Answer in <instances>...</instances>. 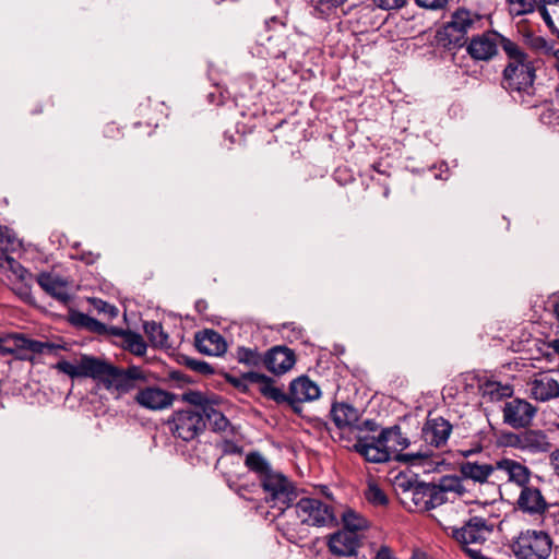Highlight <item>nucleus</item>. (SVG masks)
<instances>
[{
  "label": "nucleus",
  "mask_w": 559,
  "mask_h": 559,
  "mask_svg": "<svg viewBox=\"0 0 559 559\" xmlns=\"http://www.w3.org/2000/svg\"><path fill=\"white\" fill-rule=\"evenodd\" d=\"M502 49L509 59L503 70L502 87L515 103L526 108L537 107L542 98L536 95L534 85L536 79L534 60L510 39H502Z\"/></svg>",
  "instance_id": "f257e3e1"
},
{
  "label": "nucleus",
  "mask_w": 559,
  "mask_h": 559,
  "mask_svg": "<svg viewBox=\"0 0 559 559\" xmlns=\"http://www.w3.org/2000/svg\"><path fill=\"white\" fill-rule=\"evenodd\" d=\"M97 381L102 382L106 390L117 393L118 396L141 389L148 381L147 371L139 366L120 368L100 359Z\"/></svg>",
  "instance_id": "f03ea898"
},
{
  "label": "nucleus",
  "mask_w": 559,
  "mask_h": 559,
  "mask_svg": "<svg viewBox=\"0 0 559 559\" xmlns=\"http://www.w3.org/2000/svg\"><path fill=\"white\" fill-rule=\"evenodd\" d=\"M320 395V388L307 376L294 379L289 383L288 393H285L281 388L275 386L274 381L272 382V386H265L263 389L264 397L272 400L277 404H287L296 414L301 413L302 403L318 400Z\"/></svg>",
  "instance_id": "7ed1b4c3"
},
{
  "label": "nucleus",
  "mask_w": 559,
  "mask_h": 559,
  "mask_svg": "<svg viewBox=\"0 0 559 559\" xmlns=\"http://www.w3.org/2000/svg\"><path fill=\"white\" fill-rule=\"evenodd\" d=\"M480 20L479 15L466 9H457L451 19L436 33V41L448 50L459 49L467 43V34Z\"/></svg>",
  "instance_id": "20e7f679"
},
{
  "label": "nucleus",
  "mask_w": 559,
  "mask_h": 559,
  "mask_svg": "<svg viewBox=\"0 0 559 559\" xmlns=\"http://www.w3.org/2000/svg\"><path fill=\"white\" fill-rule=\"evenodd\" d=\"M265 492V500L272 508H277L281 514L294 504L298 492L294 483L278 471L266 475L261 481Z\"/></svg>",
  "instance_id": "39448f33"
},
{
  "label": "nucleus",
  "mask_w": 559,
  "mask_h": 559,
  "mask_svg": "<svg viewBox=\"0 0 559 559\" xmlns=\"http://www.w3.org/2000/svg\"><path fill=\"white\" fill-rule=\"evenodd\" d=\"M166 425L173 437L189 442L198 438L205 429V419L200 409L182 407L173 412Z\"/></svg>",
  "instance_id": "423d86ee"
},
{
  "label": "nucleus",
  "mask_w": 559,
  "mask_h": 559,
  "mask_svg": "<svg viewBox=\"0 0 559 559\" xmlns=\"http://www.w3.org/2000/svg\"><path fill=\"white\" fill-rule=\"evenodd\" d=\"M440 525L447 534L451 535L462 545L463 550H466V547H475L483 544L493 531L492 523L481 516H471L461 527L441 521Z\"/></svg>",
  "instance_id": "0eeeda50"
},
{
  "label": "nucleus",
  "mask_w": 559,
  "mask_h": 559,
  "mask_svg": "<svg viewBox=\"0 0 559 559\" xmlns=\"http://www.w3.org/2000/svg\"><path fill=\"white\" fill-rule=\"evenodd\" d=\"M295 514L301 524L316 527H333L338 520L333 509L317 498L304 497L294 502Z\"/></svg>",
  "instance_id": "6e6552de"
},
{
  "label": "nucleus",
  "mask_w": 559,
  "mask_h": 559,
  "mask_svg": "<svg viewBox=\"0 0 559 559\" xmlns=\"http://www.w3.org/2000/svg\"><path fill=\"white\" fill-rule=\"evenodd\" d=\"M518 559H547L551 551V540L543 531L522 532L512 544Z\"/></svg>",
  "instance_id": "1a4fd4ad"
},
{
  "label": "nucleus",
  "mask_w": 559,
  "mask_h": 559,
  "mask_svg": "<svg viewBox=\"0 0 559 559\" xmlns=\"http://www.w3.org/2000/svg\"><path fill=\"white\" fill-rule=\"evenodd\" d=\"M381 436L384 443L390 447L389 451L392 459H396L400 462L409 463L412 465L417 462L427 459L429 454L427 452H409L400 453V451L406 449L409 445V441L403 436L400 426H393L381 430Z\"/></svg>",
  "instance_id": "9d476101"
},
{
  "label": "nucleus",
  "mask_w": 559,
  "mask_h": 559,
  "mask_svg": "<svg viewBox=\"0 0 559 559\" xmlns=\"http://www.w3.org/2000/svg\"><path fill=\"white\" fill-rule=\"evenodd\" d=\"M10 341L12 345L2 346L0 350L2 354H12L20 360L33 361L35 355L51 353L56 348L51 343L27 338L21 334L12 335Z\"/></svg>",
  "instance_id": "9b49d317"
},
{
  "label": "nucleus",
  "mask_w": 559,
  "mask_h": 559,
  "mask_svg": "<svg viewBox=\"0 0 559 559\" xmlns=\"http://www.w3.org/2000/svg\"><path fill=\"white\" fill-rule=\"evenodd\" d=\"M390 447L384 443V440L379 436H358L354 450L365 457L370 463H385L392 456L389 451Z\"/></svg>",
  "instance_id": "f8f14e48"
},
{
  "label": "nucleus",
  "mask_w": 559,
  "mask_h": 559,
  "mask_svg": "<svg viewBox=\"0 0 559 559\" xmlns=\"http://www.w3.org/2000/svg\"><path fill=\"white\" fill-rule=\"evenodd\" d=\"M537 408L525 400L514 399L504 404L503 421L512 428L527 427L535 417Z\"/></svg>",
  "instance_id": "ddd939ff"
},
{
  "label": "nucleus",
  "mask_w": 559,
  "mask_h": 559,
  "mask_svg": "<svg viewBox=\"0 0 559 559\" xmlns=\"http://www.w3.org/2000/svg\"><path fill=\"white\" fill-rule=\"evenodd\" d=\"M176 395L158 386H145L138 390L134 401L148 411H163L174 404Z\"/></svg>",
  "instance_id": "4468645a"
},
{
  "label": "nucleus",
  "mask_w": 559,
  "mask_h": 559,
  "mask_svg": "<svg viewBox=\"0 0 559 559\" xmlns=\"http://www.w3.org/2000/svg\"><path fill=\"white\" fill-rule=\"evenodd\" d=\"M99 364L100 358L82 355L78 364H72L68 360H60L56 364L55 368L69 376L71 379L92 378L97 380Z\"/></svg>",
  "instance_id": "2eb2a0df"
},
{
  "label": "nucleus",
  "mask_w": 559,
  "mask_h": 559,
  "mask_svg": "<svg viewBox=\"0 0 559 559\" xmlns=\"http://www.w3.org/2000/svg\"><path fill=\"white\" fill-rule=\"evenodd\" d=\"M360 539L358 534L344 528L331 534L328 538V547L332 555L338 557H352L357 554Z\"/></svg>",
  "instance_id": "dca6fc26"
},
{
  "label": "nucleus",
  "mask_w": 559,
  "mask_h": 559,
  "mask_svg": "<svg viewBox=\"0 0 559 559\" xmlns=\"http://www.w3.org/2000/svg\"><path fill=\"white\" fill-rule=\"evenodd\" d=\"M330 415L338 429H349L350 431L357 430L358 432L362 431V427L359 425L361 413L353 405L344 402H335L331 406Z\"/></svg>",
  "instance_id": "f3484780"
},
{
  "label": "nucleus",
  "mask_w": 559,
  "mask_h": 559,
  "mask_svg": "<svg viewBox=\"0 0 559 559\" xmlns=\"http://www.w3.org/2000/svg\"><path fill=\"white\" fill-rule=\"evenodd\" d=\"M37 283L43 290L61 304L67 305L70 301L71 285L68 280L55 273L44 272L37 276Z\"/></svg>",
  "instance_id": "a211bd4d"
},
{
  "label": "nucleus",
  "mask_w": 559,
  "mask_h": 559,
  "mask_svg": "<svg viewBox=\"0 0 559 559\" xmlns=\"http://www.w3.org/2000/svg\"><path fill=\"white\" fill-rule=\"evenodd\" d=\"M296 362L295 354L286 346H274L264 354V367L274 374H283Z\"/></svg>",
  "instance_id": "6ab92c4d"
},
{
  "label": "nucleus",
  "mask_w": 559,
  "mask_h": 559,
  "mask_svg": "<svg viewBox=\"0 0 559 559\" xmlns=\"http://www.w3.org/2000/svg\"><path fill=\"white\" fill-rule=\"evenodd\" d=\"M452 425L443 417L428 418L423 426L421 436L426 443L440 448L451 435Z\"/></svg>",
  "instance_id": "aec40b11"
},
{
  "label": "nucleus",
  "mask_w": 559,
  "mask_h": 559,
  "mask_svg": "<svg viewBox=\"0 0 559 559\" xmlns=\"http://www.w3.org/2000/svg\"><path fill=\"white\" fill-rule=\"evenodd\" d=\"M503 37L497 33H485L472 38L467 46V52L473 59L489 60L498 51L499 40L502 43Z\"/></svg>",
  "instance_id": "412c9836"
},
{
  "label": "nucleus",
  "mask_w": 559,
  "mask_h": 559,
  "mask_svg": "<svg viewBox=\"0 0 559 559\" xmlns=\"http://www.w3.org/2000/svg\"><path fill=\"white\" fill-rule=\"evenodd\" d=\"M194 345L200 353L209 356H222L227 350L225 338L218 332L210 329L195 334Z\"/></svg>",
  "instance_id": "4be33fe9"
},
{
  "label": "nucleus",
  "mask_w": 559,
  "mask_h": 559,
  "mask_svg": "<svg viewBox=\"0 0 559 559\" xmlns=\"http://www.w3.org/2000/svg\"><path fill=\"white\" fill-rule=\"evenodd\" d=\"M519 509L528 514H542L546 511L547 503L539 489L527 485L522 487L518 499Z\"/></svg>",
  "instance_id": "5701e85b"
},
{
  "label": "nucleus",
  "mask_w": 559,
  "mask_h": 559,
  "mask_svg": "<svg viewBox=\"0 0 559 559\" xmlns=\"http://www.w3.org/2000/svg\"><path fill=\"white\" fill-rule=\"evenodd\" d=\"M531 396L546 402L559 396V383L548 374H540L530 383Z\"/></svg>",
  "instance_id": "b1692460"
},
{
  "label": "nucleus",
  "mask_w": 559,
  "mask_h": 559,
  "mask_svg": "<svg viewBox=\"0 0 559 559\" xmlns=\"http://www.w3.org/2000/svg\"><path fill=\"white\" fill-rule=\"evenodd\" d=\"M496 471L506 473L508 481L515 483L520 487L528 484L531 471L525 465L512 459H501L496 462Z\"/></svg>",
  "instance_id": "393cba45"
},
{
  "label": "nucleus",
  "mask_w": 559,
  "mask_h": 559,
  "mask_svg": "<svg viewBox=\"0 0 559 559\" xmlns=\"http://www.w3.org/2000/svg\"><path fill=\"white\" fill-rule=\"evenodd\" d=\"M459 469L463 478L483 484L487 481L488 478L496 471V463L487 464L466 461L460 464Z\"/></svg>",
  "instance_id": "a878e982"
},
{
  "label": "nucleus",
  "mask_w": 559,
  "mask_h": 559,
  "mask_svg": "<svg viewBox=\"0 0 559 559\" xmlns=\"http://www.w3.org/2000/svg\"><path fill=\"white\" fill-rule=\"evenodd\" d=\"M227 381L242 392L248 391L249 383H258L260 384V393L263 395V389L265 386H272L273 379L264 373L248 371L242 373L240 377L228 376Z\"/></svg>",
  "instance_id": "bb28decb"
},
{
  "label": "nucleus",
  "mask_w": 559,
  "mask_h": 559,
  "mask_svg": "<svg viewBox=\"0 0 559 559\" xmlns=\"http://www.w3.org/2000/svg\"><path fill=\"white\" fill-rule=\"evenodd\" d=\"M399 486L411 493L417 510L428 511L429 483L406 480L399 483Z\"/></svg>",
  "instance_id": "cd10ccee"
},
{
  "label": "nucleus",
  "mask_w": 559,
  "mask_h": 559,
  "mask_svg": "<svg viewBox=\"0 0 559 559\" xmlns=\"http://www.w3.org/2000/svg\"><path fill=\"white\" fill-rule=\"evenodd\" d=\"M522 450L531 453L547 452L550 449L548 437L540 430L523 431Z\"/></svg>",
  "instance_id": "c85d7f7f"
},
{
  "label": "nucleus",
  "mask_w": 559,
  "mask_h": 559,
  "mask_svg": "<svg viewBox=\"0 0 559 559\" xmlns=\"http://www.w3.org/2000/svg\"><path fill=\"white\" fill-rule=\"evenodd\" d=\"M343 528L358 534L370 527V522L359 512L352 508H346L340 518Z\"/></svg>",
  "instance_id": "c756f323"
},
{
  "label": "nucleus",
  "mask_w": 559,
  "mask_h": 559,
  "mask_svg": "<svg viewBox=\"0 0 559 559\" xmlns=\"http://www.w3.org/2000/svg\"><path fill=\"white\" fill-rule=\"evenodd\" d=\"M246 466L249 471L257 474L261 481L266 475H270L275 469L272 468L267 460L260 452H250L245 460Z\"/></svg>",
  "instance_id": "7c9ffc66"
},
{
  "label": "nucleus",
  "mask_w": 559,
  "mask_h": 559,
  "mask_svg": "<svg viewBox=\"0 0 559 559\" xmlns=\"http://www.w3.org/2000/svg\"><path fill=\"white\" fill-rule=\"evenodd\" d=\"M144 332L150 342L156 347H169V336L160 323L147 321L143 324Z\"/></svg>",
  "instance_id": "2f4dec72"
},
{
  "label": "nucleus",
  "mask_w": 559,
  "mask_h": 559,
  "mask_svg": "<svg viewBox=\"0 0 559 559\" xmlns=\"http://www.w3.org/2000/svg\"><path fill=\"white\" fill-rule=\"evenodd\" d=\"M202 414L205 423L209 421L213 431L223 432L229 427V420L221 411L214 407V402L205 406Z\"/></svg>",
  "instance_id": "473e14b6"
},
{
  "label": "nucleus",
  "mask_w": 559,
  "mask_h": 559,
  "mask_svg": "<svg viewBox=\"0 0 559 559\" xmlns=\"http://www.w3.org/2000/svg\"><path fill=\"white\" fill-rule=\"evenodd\" d=\"M236 359L251 368H259L264 365V355L257 348L240 346L236 350Z\"/></svg>",
  "instance_id": "72a5a7b5"
},
{
  "label": "nucleus",
  "mask_w": 559,
  "mask_h": 559,
  "mask_svg": "<svg viewBox=\"0 0 559 559\" xmlns=\"http://www.w3.org/2000/svg\"><path fill=\"white\" fill-rule=\"evenodd\" d=\"M438 486L443 491L445 497L452 495L455 497H462L466 492V488L463 485L462 478L454 475H447L440 478Z\"/></svg>",
  "instance_id": "f704fd0d"
},
{
  "label": "nucleus",
  "mask_w": 559,
  "mask_h": 559,
  "mask_svg": "<svg viewBox=\"0 0 559 559\" xmlns=\"http://www.w3.org/2000/svg\"><path fill=\"white\" fill-rule=\"evenodd\" d=\"M346 1L347 0H310V5L317 17H328Z\"/></svg>",
  "instance_id": "c9c22d12"
},
{
  "label": "nucleus",
  "mask_w": 559,
  "mask_h": 559,
  "mask_svg": "<svg viewBox=\"0 0 559 559\" xmlns=\"http://www.w3.org/2000/svg\"><path fill=\"white\" fill-rule=\"evenodd\" d=\"M511 394V388L509 385H502L499 382H486L483 388V395L488 396L491 401H500Z\"/></svg>",
  "instance_id": "e433bc0d"
},
{
  "label": "nucleus",
  "mask_w": 559,
  "mask_h": 559,
  "mask_svg": "<svg viewBox=\"0 0 559 559\" xmlns=\"http://www.w3.org/2000/svg\"><path fill=\"white\" fill-rule=\"evenodd\" d=\"M0 266L11 271L17 280L25 282L31 277V273L15 259L10 255L0 257Z\"/></svg>",
  "instance_id": "4c0bfd02"
},
{
  "label": "nucleus",
  "mask_w": 559,
  "mask_h": 559,
  "mask_svg": "<svg viewBox=\"0 0 559 559\" xmlns=\"http://www.w3.org/2000/svg\"><path fill=\"white\" fill-rule=\"evenodd\" d=\"M510 12L514 15H525L536 10L543 0H508Z\"/></svg>",
  "instance_id": "58836bf2"
},
{
  "label": "nucleus",
  "mask_w": 559,
  "mask_h": 559,
  "mask_svg": "<svg viewBox=\"0 0 559 559\" xmlns=\"http://www.w3.org/2000/svg\"><path fill=\"white\" fill-rule=\"evenodd\" d=\"M21 247L20 240L15 234L8 227L0 225V251H16Z\"/></svg>",
  "instance_id": "ea45409f"
},
{
  "label": "nucleus",
  "mask_w": 559,
  "mask_h": 559,
  "mask_svg": "<svg viewBox=\"0 0 559 559\" xmlns=\"http://www.w3.org/2000/svg\"><path fill=\"white\" fill-rule=\"evenodd\" d=\"M365 497L373 507H384L389 503L388 496L376 483H369Z\"/></svg>",
  "instance_id": "a19ab883"
},
{
  "label": "nucleus",
  "mask_w": 559,
  "mask_h": 559,
  "mask_svg": "<svg viewBox=\"0 0 559 559\" xmlns=\"http://www.w3.org/2000/svg\"><path fill=\"white\" fill-rule=\"evenodd\" d=\"M182 401L189 405L187 407H195L203 412L205 406L211 405L214 401H210L203 393L199 391H188L181 396Z\"/></svg>",
  "instance_id": "79ce46f5"
},
{
  "label": "nucleus",
  "mask_w": 559,
  "mask_h": 559,
  "mask_svg": "<svg viewBox=\"0 0 559 559\" xmlns=\"http://www.w3.org/2000/svg\"><path fill=\"white\" fill-rule=\"evenodd\" d=\"M540 105L539 120L545 126H557L559 124V111L552 108L551 104L543 103Z\"/></svg>",
  "instance_id": "37998d69"
},
{
  "label": "nucleus",
  "mask_w": 559,
  "mask_h": 559,
  "mask_svg": "<svg viewBox=\"0 0 559 559\" xmlns=\"http://www.w3.org/2000/svg\"><path fill=\"white\" fill-rule=\"evenodd\" d=\"M88 302L95 311H97L99 314H104L109 320L116 318L119 313V310L116 306L110 305L99 298H90Z\"/></svg>",
  "instance_id": "c03bdc74"
},
{
  "label": "nucleus",
  "mask_w": 559,
  "mask_h": 559,
  "mask_svg": "<svg viewBox=\"0 0 559 559\" xmlns=\"http://www.w3.org/2000/svg\"><path fill=\"white\" fill-rule=\"evenodd\" d=\"M128 348L135 355L142 356L146 353V344L138 333L129 332L124 336Z\"/></svg>",
  "instance_id": "a18cd8bd"
},
{
  "label": "nucleus",
  "mask_w": 559,
  "mask_h": 559,
  "mask_svg": "<svg viewBox=\"0 0 559 559\" xmlns=\"http://www.w3.org/2000/svg\"><path fill=\"white\" fill-rule=\"evenodd\" d=\"M450 498L445 497L443 491L440 489L438 484H429V492H428V510L435 509L444 502H447Z\"/></svg>",
  "instance_id": "49530a36"
},
{
  "label": "nucleus",
  "mask_w": 559,
  "mask_h": 559,
  "mask_svg": "<svg viewBox=\"0 0 559 559\" xmlns=\"http://www.w3.org/2000/svg\"><path fill=\"white\" fill-rule=\"evenodd\" d=\"M75 322L92 332L103 333L106 329L105 324L88 314L79 313Z\"/></svg>",
  "instance_id": "de8ad7c7"
},
{
  "label": "nucleus",
  "mask_w": 559,
  "mask_h": 559,
  "mask_svg": "<svg viewBox=\"0 0 559 559\" xmlns=\"http://www.w3.org/2000/svg\"><path fill=\"white\" fill-rule=\"evenodd\" d=\"M544 525L551 530L552 533L559 538V508L552 511H547L543 518Z\"/></svg>",
  "instance_id": "09e8293b"
},
{
  "label": "nucleus",
  "mask_w": 559,
  "mask_h": 559,
  "mask_svg": "<svg viewBox=\"0 0 559 559\" xmlns=\"http://www.w3.org/2000/svg\"><path fill=\"white\" fill-rule=\"evenodd\" d=\"M407 0H372V3L384 11L400 10L406 4Z\"/></svg>",
  "instance_id": "8fccbe9b"
},
{
  "label": "nucleus",
  "mask_w": 559,
  "mask_h": 559,
  "mask_svg": "<svg viewBox=\"0 0 559 559\" xmlns=\"http://www.w3.org/2000/svg\"><path fill=\"white\" fill-rule=\"evenodd\" d=\"M187 365L194 371L200 372L202 374H212L214 373L213 367L203 360L191 359L188 360Z\"/></svg>",
  "instance_id": "3c124183"
},
{
  "label": "nucleus",
  "mask_w": 559,
  "mask_h": 559,
  "mask_svg": "<svg viewBox=\"0 0 559 559\" xmlns=\"http://www.w3.org/2000/svg\"><path fill=\"white\" fill-rule=\"evenodd\" d=\"M415 2L420 8L436 11L444 9L449 0H415Z\"/></svg>",
  "instance_id": "603ef678"
},
{
  "label": "nucleus",
  "mask_w": 559,
  "mask_h": 559,
  "mask_svg": "<svg viewBox=\"0 0 559 559\" xmlns=\"http://www.w3.org/2000/svg\"><path fill=\"white\" fill-rule=\"evenodd\" d=\"M278 530L289 543L296 544L298 542V534L296 533L295 528L292 527L290 524H278Z\"/></svg>",
  "instance_id": "864d4df0"
},
{
  "label": "nucleus",
  "mask_w": 559,
  "mask_h": 559,
  "mask_svg": "<svg viewBox=\"0 0 559 559\" xmlns=\"http://www.w3.org/2000/svg\"><path fill=\"white\" fill-rule=\"evenodd\" d=\"M523 431L519 433H508L504 436L507 445L522 450L523 444Z\"/></svg>",
  "instance_id": "5fc2aeb1"
},
{
  "label": "nucleus",
  "mask_w": 559,
  "mask_h": 559,
  "mask_svg": "<svg viewBox=\"0 0 559 559\" xmlns=\"http://www.w3.org/2000/svg\"><path fill=\"white\" fill-rule=\"evenodd\" d=\"M547 4H544V2H542L540 5H538L536 8V10L539 12L543 21L545 22V24L549 27V28H552L555 26V22L548 11V9L546 8Z\"/></svg>",
  "instance_id": "6e6d98bb"
},
{
  "label": "nucleus",
  "mask_w": 559,
  "mask_h": 559,
  "mask_svg": "<svg viewBox=\"0 0 559 559\" xmlns=\"http://www.w3.org/2000/svg\"><path fill=\"white\" fill-rule=\"evenodd\" d=\"M464 552L471 558V559H490L487 556L483 555L479 548L476 547H466V550Z\"/></svg>",
  "instance_id": "4d7b16f0"
},
{
  "label": "nucleus",
  "mask_w": 559,
  "mask_h": 559,
  "mask_svg": "<svg viewBox=\"0 0 559 559\" xmlns=\"http://www.w3.org/2000/svg\"><path fill=\"white\" fill-rule=\"evenodd\" d=\"M374 559H396V558L392 555L391 549L388 546L383 545L377 551Z\"/></svg>",
  "instance_id": "13d9d810"
},
{
  "label": "nucleus",
  "mask_w": 559,
  "mask_h": 559,
  "mask_svg": "<svg viewBox=\"0 0 559 559\" xmlns=\"http://www.w3.org/2000/svg\"><path fill=\"white\" fill-rule=\"evenodd\" d=\"M550 461L556 474L559 475V450L551 453Z\"/></svg>",
  "instance_id": "bf43d9fd"
},
{
  "label": "nucleus",
  "mask_w": 559,
  "mask_h": 559,
  "mask_svg": "<svg viewBox=\"0 0 559 559\" xmlns=\"http://www.w3.org/2000/svg\"><path fill=\"white\" fill-rule=\"evenodd\" d=\"M359 425L362 427V431L364 430L376 431V429H377V424L373 420H370V419H367V420H364V421L359 420Z\"/></svg>",
  "instance_id": "052dcab7"
},
{
  "label": "nucleus",
  "mask_w": 559,
  "mask_h": 559,
  "mask_svg": "<svg viewBox=\"0 0 559 559\" xmlns=\"http://www.w3.org/2000/svg\"><path fill=\"white\" fill-rule=\"evenodd\" d=\"M481 451V447L480 445H477L473 449H468V450H460V454L464 457H468L473 454H476V453H479Z\"/></svg>",
  "instance_id": "680f3d73"
},
{
  "label": "nucleus",
  "mask_w": 559,
  "mask_h": 559,
  "mask_svg": "<svg viewBox=\"0 0 559 559\" xmlns=\"http://www.w3.org/2000/svg\"><path fill=\"white\" fill-rule=\"evenodd\" d=\"M411 559H429V558L426 552H424L419 549H416L413 551Z\"/></svg>",
  "instance_id": "e2e57ef3"
},
{
  "label": "nucleus",
  "mask_w": 559,
  "mask_h": 559,
  "mask_svg": "<svg viewBox=\"0 0 559 559\" xmlns=\"http://www.w3.org/2000/svg\"><path fill=\"white\" fill-rule=\"evenodd\" d=\"M544 4L549 5H558L559 7V0H543Z\"/></svg>",
  "instance_id": "0e129e2a"
},
{
  "label": "nucleus",
  "mask_w": 559,
  "mask_h": 559,
  "mask_svg": "<svg viewBox=\"0 0 559 559\" xmlns=\"http://www.w3.org/2000/svg\"><path fill=\"white\" fill-rule=\"evenodd\" d=\"M555 59H556V63H555V67L558 69L559 71V49L555 51Z\"/></svg>",
  "instance_id": "69168bd1"
},
{
  "label": "nucleus",
  "mask_w": 559,
  "mask_h": 559,
  "mask_svg": "<svg viewBox=\"0 0 559 559\" xmlns=\"http://www.w3.org/2000/svg\"><path fill=\"white\" fill-rule=\"evenodd\" d=\"M554 311H555V314L557 317V319L559 320V302H557L554 307Z\"/></svg>",
  "instance_id": "338daca9"
},
{
  "label": "nucleus",
  "mask_w": 559,
  "mask_h": 559,
  "mask_svg": "<svg viewBox=\"0 0 559 559\" xmlns=\"http://www.w3.org/2000/svg\"><path fill=\"white\" fill-rule=\"evenodd\" d=\"M552 347H554V348H555V350L559 354V338L554 341V345H552Z\"/></svg>",
  "instance_id": "774afa93"
}]
</instances>
